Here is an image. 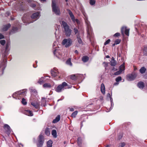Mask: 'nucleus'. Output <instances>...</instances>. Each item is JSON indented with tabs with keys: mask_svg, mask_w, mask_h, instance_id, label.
Returning <instances> with one entry per match:
<instances>
[{
	"mask_svg": "<svg viewBox=\"0 0 147 147\" xmlns=\"http://www.w3.org/2000/svg\"><path fill=\"white\" fill-rule=\"evenodd\" d=\"M44 88H50L51 87V85L50 84L48 83H45L43 85Z\"/></svg>",
	"mask_w": 147,
	"mask_h": 147,
	"instance_id": "nucleus-38",
	"label": "nucleus"
},
{
	"mask_svg": "<svg viewBox=\"0 0 147 147\" xmlns=\"http://www.w3.org/2000/svg\"><path fill=\"white\" fill-rule=\"evenodd\" d=\"M70 111H74V109L73 108H71L70 109Z\"/></svg>",
	"mask_w": 147,
	"mask_h": 147,
	"instance_id": "nucleus-55",
	"label": "nucleus"
},
{
	"mask_svg": "<svg viewBox=\"0 0 147 147\" xmlns=\"http://www.w3.org/2000/svg\"><path fill=\"white\" fill-rule=\"evenodd\" d=\"M59 47L55 48L53 51V53L58 58L61 59L62 58V57L61 54V51L59 49Z\"/></svg>",
	"mask_w": 147,
	"mask_h": 147,
	"instance_id": "nucleus-8",
	"label": "nucleus"
},
{
	"mask_svg": "<svg viewBox=\"0 0 147 147\" xmlns=\"http://www.w3.org/2000/svg\"><path fill=\"white\" fill-rule=\"evenodd\" d=\"M105 147H109V145H107Z\"/></svg>",
	"mask_w": 147,
	"mask_h": 147,
	"instance_id": "nucleus-62",
	"label": "nucleus"
},
{
	"mask_svg": "<svg viewBox=\"0 0 147 147\" xmlns=\"http://www.w3.org/2000/svg\"><path fill=\"white\" fill-rule=\"evenodd\" d=\"M9 43L8 42L7 43L6 46H9Z\"/></svg>",
	"mask_w": 147,
	"mask_h": 147,
	"instance_id": "nucleus-58",
	"label": "nucleus"
},
{
	"mask_svg": "<svg viewBox=\"0 0 147 147\" xmlns=\"http://www.w3.org/2000/svg\"><path fill=\"white\" fill-rule=\"evenodd\" d=\"M90 4L91 5H94L95 3V1L94 0H90Z\"/></svg>",
	"mask_w": 147,
	"mask_h": 147,
	"instance_id": "nucleus-42",
	"label": "nucleus"
},
{
	"mask_svg": "<svg viewBox=\"0 0 147 147\" xmlns=\"http://www.w3.org/2000/svg\"><path fill=\"white\" fill-rule=\"evenodd\" d=\"M45 78H46L45 77H42L39 79V80L38 81V83L40 84L43 83L44 82L46 81V80L45 79Z\"/></svg>",
	"mask_w": 147,
	"mask_h": 147,
	"instance_id": "nucleus-19",
	"label": "nucleus"
},
{
	"mask_svg": "<svg viewBox=\"0 0 147 147\" xmlns=\"http://www.w3.org/2000/svg\"><path fill=\"white\" fill-rule=\"evenodd\" d=\"M107 96L108 97H110V98H111V95L110 94H109V93H108L107 94Z\"/></svg>",
	"mask_w": 147,
	"mask_h": 147,
	"instance_id": "nucleus-54",
	"label": "nucleus"
},
{
	"mask_svg": "<svg viewBox=\"0 0 147 147\" xmlns=\"http://www.w3.org/2000/svg\"><path fill=\"white\" fill-rule=\"evenodd\" d=\"M110 57L109 56V55H107L106 56V57L107 58H109Z\"/></svg>",
	"mask_w": 147,
	"mask_h": 147,
	"instance_id": "nucleus-60",
	"label": "nucleus"
},
{
	"mask_svg": "<svg viewBox=\"0 0 147 147\" xmlns=\"http://www.w3.org/2000/svg\"><path fill=\"white\" fill-rule=\"evenodd\" d=\"M75 53L77 54L78 53V51L77 50L75 51Z\"/></svg>",
	"mask_w": 147,
	"mask_h": 147,
	"instance_id": "nucleus-57",
	"label": "nucleus"
},
{
	"mask_svg": "<svg viewBox=\"0 0 147 147\" xmlns=\"http://www.w3.org/2000/svg\"><path fill=\"white\" fill-rule=\"evenodd\" d=\"M52 141L50 140H49L47 143V147H52Z\"/></svg>",
	"mask_w": 147,
	"mask_h": 147,
	"instance_id": "nucleus-35",
	"label": "nucleus"
},
{
	"mask_svg": "<svg viewBox=\"0 0 147 147\" xmlns=\"http://www.w3.org/2000/svg\"><path fill=\"white\" fill-rule=\"evenodd\" d=\"M46 0H40V1H41V2H44V1H46Z\"/></svg>",
	"mask_w": 147,
	"mask_h": 147,
	"instance_id": "nucleus-59",
	"label": "nucleus"
},
{
	"mask_svg": "<svg viewBox=\"0 0 147 147\" xmlns=\"http://www.w3.org/2000/svg\"><path fill=\"white\" fill-rule=\"evenodd\" d=\"M22 102L24 105H26L27 104V102L26 100L24 98H22Z\"/></svg>",
	"mask_w": 147,
	"mask_h": 147,
	"instance_id": "nucleus-45",
	"label": "nucleus"
},
{
	"mask_svg": "<svg viewBox=\"0 0 147 147\" xmlns=\"http://www.w3.org/2000/svg\"><path fill=\"white\" fill-rule=\"evenodd\" d=\"M100 90L103 94H105V88L104 84H102L101 85Z\"/></svg>",
	"mask_w": 147,
	"mask_h": 147,
	"instance_id": "nucleus-23",
	"label": "nucleus"
},
{
	"mask_svg": "<svg viewBox=\"0 0 147 147\" xmlns=\"http://www.w3.org/2000/svg\"><path fill=\"white\" fill-rule=\"evenodd\" d=\"M110 63L111 65L112 66H114L116 65V62L114 58L113 57L112 58L111 60Z\"/></svg>",
	"mask_w": 147,
	"mask_h": 147,
	"instance_id": "nucleus-24",
	"label": "nucleus"
},
{
	"mask_svg": "<svg viewBox=\"0 0 147 147\" xmlns=\"http://www.w3.org/2000/svg\"><path fill=\"white\" fill-rule=\"evenodd\" d=\"M31 94L32 95H33L35 96H36L37 95V92L36 90L32 89V90Z\"/></svg>",
	"mask_w": 147,
	"mask_h": 147,
	"instance_id": "nucleus-34",
	"label": "nucleus"
},
{
	"mask_svg": "<svg viewBox=\"0 0 147 147\" xmlns=\"http://www.w3.org/2000/svg\"><path fill=\"white\" fill-rule=\"evenodd\" d=\"M82 60L84 62H86L88 60V57L87 56H84L82 57Z\"/></svg>",
	"mask_w": 147,
	"mask_h": 147,
	"instance_id": "nucleus-30",
	"label": "nucleus"
},
{
	"mask_svg": "<svg viewBox=\"0 0 147 147\" xmlns=\"http://www.w3.org/2000/svg\"><path fill=\"white\" fill-rule=\"evenodd\" d=\"M27 2H28V3L32 1V0H26Z\"/></svg>",
	"mask_w": 147,
	"mask_h": 147,
	"instance_id": "nucleus-56",
	"label": "nucleus"
},
{
	"mask_svg": "<svg viewBox=\"0 0 147 147\" xmlns=\"http://www.w3.org/2000/svg\"><path fill=\"white\" fill-rule=\"evenodd\" d=\"M72 43V40L69 38L67 39L65 38L63 40L62 43L63 45H66V46H70Z\"/></svg>",
	"mask_w": 147,
	"mask_h": 147,
	"instance_id": "nucleus-10",
	"label": "nucleus"
},
{
	"mask_svg": "<svg viewBox=\"0 0 147 147\" xmlns=\"http://www.w3.org/2000/svg\"><path fill=\"white\" fill-rule=\"evenodd\" d=\"M26 94V91L25 90H20L14 94L13 95V97H14V96L16 95L18 96L19 95L25 96Z\"/></svg>",
	"mask_w": 147,
	"mask_h": 147,
	"instance_id": "nucleus-15",
	"label": "nucleus"
},
{
	"mask_svg": "<svg viewBox=\"0 0 147 147\" xmlns=\"http://www.w3.org/2000/svg\"><path fill=\"white\" fill-rule=\"evenodd\" d=\"M82 76V75L81 74H76L74 75H71L70 76V78L71 79L75 80H77V78L79 79V78H77V76Z\"/></svg>",
	"mask_w": 147,
	"mask_h": 147,
	"instance_id": "nucleus-18",
	"label": "nucleus"
},
{
	"mask_svg": "<svg viewBox=\"0 0 147 147\" xmlns=\"http://www.w3.org/2000/svg\"><path fill=\"white\" fill-rule=\"evenodd\" d=\"M33 66L34 68H36V66H34V65H33Z\"/></svg>",
	"mask_w": 147,
	"mask_h": 147,
	"instance_id": "nucleus-63",
	"label": "nucleus"
},
{
	"mask_svg": "<svg viewBox=\"0 0 147 147\" xmlns=\"http://www.w3.org/2000/svg\"><path fill=\"white\" fill-rule=\"evenodd\" d=\"M10 14H11L10 12L9 11H7L6 13V15H5L6 16H10Z\"/></svg>",
	"mask_w": 147,
	"mask_h": 147,
	"instance_id": "nucleus-51",
	"label": "nucleus"
},
{
	"mask_svg": "<svg viewBox=\"0 0 147 147\" xmlns=\"http://www.w3.org/2000/svg\"><path fill=\"white\" fill-rule=\"evenodd\" d=\"M78 145L81 146L82 143V139L81 138H79L78 139Z\"/></svg>",
	"mask_w": 147,
	"mask_h": 147,
	"instance_id": "nucleus-37",
	"label": "nucleus"
},
{
	"mask_svg": "<svg viewBox=\"0 0 147 147\" xmlns=\"http://www.w3.org/2000/svg\"><path fill=\"white\" fill-rule=\"evenodd\" d=\"M25 113L26 115L29 116H32L33 115L32 112L29 110H26Z\"/></svg>",
	"mask_w": 147,
	"mask_h": 147,
	"instance_id": "nucleus-25",
	"label": "nucleus"
},
{
	"mask_svg": "<svg viewBox=\"0 0 147 147\" xmlns=\"http://www.w3.org/2000/svg\"><path fill=\"white\" fill-rule=\"evenodd\" d=\"M76 36L77 39L78 43L79 44H81L82 45H83V42L79 34H77Z\"/></svg>",
	"mask_w": 147,
	"mask_h": 147,
	"instance_id": "nucleus-22",
	"label": "nucleus"
},
{
	"mask_svg": "<svg viewBox=\"0 0 147 147\" xmlns=\"http://www.w3.org/2000/svg\"><path fill=\"white\" fill-rule=\"evenodd\" d=\"M82 76H77V78H80L79 79H78V78H77V79H78V80H81V79L82 78V77L83 76V75L82 74Z\"/></svg>",
	"mask_w": 147,
	"mask_h": 147,
	"instance_id": "nucleus-53",
	"label": "nucleus"
},
{
	"mask_svg": "<svg viewBox=\"0 0 147 147\" xmlns=\"http://www.w3.org/2000/svg\"><path fill=\"white\" fill-rule=\"evenodd\" d=\"M4 38V36L1 33H0V39H3Z\"/></svg>",
	"mask_w": 147,
	"mask_h": 147,
	"instance_id": "nucleus-52",
	"label": "nucleus"
},
{
	"mask_svg": "<svg viewBox=\"0 0 147 147\" xmlns=\"http://www.w3.org/2000/svg\"><path fill=\"white\" fill-rule=\"evenodd\" d=\"M45 134L48 136L50 135V133L49 128H47L45 130Z\"/></svg>",
	"mask_w": 147,
	"mask_h": 147,
	"instance_id": "nucleus-36",
	"label": "nucleus"
},
{
	"mask_svg": "<svg viewBox=\"0 0 147 147\" xmlns=\"http://www.w3.org/2000/svg\"><path fill=\"white\" fill-rule=\"evenodd\" d=\"M69 88L67 84L65 82H63L61 84L59 85L55 89V90L57 92H60L65 89Z\"/></svg>",
	"mask_w": 147,
	"mask_h": 147,
	"instance_id": "nucleus-5",
	"label": "nucleus"
},
{
	"mask_svg": "<svg viewBox=\"0 0 147 147\" xmlns=\"http://www.w3.org/2000/svg\"><path fill=\"white\" fill-rule=\"evenodd\" d=\"M68 13L73 22H76L78 23L79 22L78 20L77 19H75L74 16L71 11L70 10H68Z\"/></svg>",
	"mask_w": 147,
	"mask_h": 147,
	"instance_id": "nucleus-12",
	"label": "nucleus"
},
{
	"mask_svg": "<svg viewBox=\"0 0 147 147\" xmlns=\"http://www.w3.org/2000/svg\"><path fill=\"white\" fill-rule=\"evenodd\" d=\"M136 76V74H129L127 76V79L128 81H132L135 78Z\"/></svg>",
	"mask_w": 147,
	"mask_h": 147,
	"instance_id": "nucleus-14",
	"label": "nucleus"
},
{
	"mask_svg": "<svg viewBox=\"0 0 147 147\" xmlns=\"http://www.w3.org/2000/svg\"><path fill=\"white\" fill-rule=\"evenodd\" d=\"M78 113V111H75L71 115V116L72 117H75L77 115Z\"/></svg>",
	"mask_w": 147,
	"mask_h": 147,
	"instance_id": "nucleus-41",
	"label": "nucleus"
},
{
	"mask_svg": "<svg viewBox=\"0 0 147 147\" xmlns=\"http://www.w3.org/2000/svg\"><path fill=\"white\" fill-rule=\"evenodd\" d=\"M135 28L136 31L142 29V28L140 26V24L135 25Z\"/></svg>",
	"mask_w": 147,
	"mask_h": 147,
	"instance_id": "nucleus-32",
	"label": "nucleus"
},
{
	"mask_svg": "<svg viewBox=\"0 0 147 147\" xmlns=\"http://www.w3.org/2000/svg\"><path fill=\"white\" fill-rule=\"evenodd\" d=\"M44 139L43 136L42 135H40L39 136V139L38 142L37 143V146L38 147H42L43 142Z\"/></svg>",
	"mask_w": 147,
	"mask_h": 147,
	"instance_id": "nucleus-11",
	"label": "nucleus"
},
{
	"mask_svg": "<svg viewBox=\"0 0 147 147\" xmlns=\"http://www.w3.org/2000/svg\"><path fill=\"white\" fill-rule=\"evenodd\" d=\"M9 51V47H3L2 52L3 56V57L4 59L3 62H0V68H2L1 71L2 74L3 73V70L6 66L7 62L6 58V56L8 53Z\"/></svg>",
	"mask_w": 147,
	"mask_h": 147,
	"instance_id": "nucleus-3",
	"label": "nucleus"
},
{
	"mask_svg": "<svg viewBox=\"0 0 147 147\" xmlns=\"http://www.w3.org/2000/svg\"><path fill=\"white\" fill-rule=\"evenodd\" d=\"M146 70V68L145 67H143L140 69V71L141 73L143 74L145 72Z\"/></svg>",
	"mask_w": 147,
	"mask_h": 147,
	"instance_id": "nucleus-31",
	"label": "nucleus"
},
{
	"mask_svg": "<svg viewBox=\"0 0 147 147\" xmlns=\"http://www.w3.org/2000/svg\"><path fill=\"white\" fill-rule=\"evenodd\" d=\"M137 86L139 88H143L144 87V83L143 82H139L137 84Z\"/></svg>",
	"mask_w": 147,
	"mask_h": 147,
	"instance_id": "nucleus-26",
	"label": "nucleus"
},
{
	"mask_svg": "<svg viewBox=\"0 0 147 147\" xmlns=\"http://www.w3.org/2000/svg\"><path fill=\"white\" fill-rule=\"evenodd\" d=\"M125 145V144L124 142L121 143L119 144L118 147H124Z\"/></svg>",
	"mask_w": 147,
	"mask_h": 147,
	"instance_id": "nucleus-47",
	"label": "nucleus"
},
{
	"mask_svg": "<svg viewBox=\"0 0 147 147\" xmlns=\"http://www.w3.org/2000/svg\"><path fill=\"white\" fill-rule=\"evenodd\" d=\"M103 50L104 51V50L105 49V47H103Z\"/></svg>",
	"mask_w": 147,
	"mask_h": 147,
	"instance_id": "nucleus-61",
	"label": "nucleus"
},
{
	"mask_svg": "<svg viewBox=\"0 0 147 147\" xmlns=\"http://www.w3.org/2000/svg\"><path fill=\"white\" fill-rule=\"evenodd\" d=\"M51 134L54 138H56L57 137V134L56 131L55 130H53L52 131Z\"/></svg>",
	"mask_w": 147,
	"mask_h": 147,
	"instance_id": "nucleus-29",
	"label": "nucleus"
},
{
	"mask_svg": "<svg viewBox=\"0 0 147 147\" xmlns=\"http://www.w3.org/2000/svg\"><path fill=\"white\" fill-rule=\"evenodd\" d=\"M32 105L35 108L38 109L39 107L40 104L38 102H32L31 103Z\"/></svg>",
	"mask_w": 147,
	"mask_h": 147,
	"instance_id": "nucleus-20",
	"label": "nucleus"
},
{
	"mask_svg": "<svg viewBox=\"0 0 147 147\" xmlns=\"http://www.w3.org/2000/svg\"><path fill=\"white\" fill-rule=\"evenodd\" d=\"M121 80V78L120 76H119L115 79V81L117 82H119Z\"/></svg>",
	"mask_w": 147,
	"mask_h": 147,
	"instance_id": "nucleus-43",
	"label": "nucleus"
},
{
	"mask_svg": "<svg viewBox=\"0 0 147 147\" xmlns=\"http://www.w3.org/2000/svg\"><path fill=\"white\" fill-rule=\"evenodd\" d=\"M60 23L64 29L66 36H69L71 35V30L69 28V26L67 23L63 21L61 22Z\"/></svg>",
	"mask_w": 147,
	"mask_h": 147,
	"instance_id": "nucleus-4",
	"label": "nucleus"
},
{
	"mask_svg": "<svg viewBox=\"0 0 147 147\" xmlns=\"http://www.w3.org/2000/svg\"><path fill=\"white\" fill-rule=\"evenodd\" d=\"M24 4L22 0H18L15 10H22L24 9Z\"/></svg>",
	"mask_w": 147,
	"mask_h": 147,
	"instance_id": "nucleus-7",
	"label": "nucleus"
},
{
	"mask_svg": "<svg viewBox=\"0 0 147 147\" xmlns=\"http://www.w3.org/2000/svg\"><path fill=\"white\" fill-rule=\"evenodd\" d=\"M40 15L39 12H38L33 13L31 16V18L32 21H30V18L28 14L26 13L24 14L22 18V20L24 23L29 24L33 22L38 19Z\"/></svg>",
	"mask_w": 147,
	"mask_h": 147,
	"instance_id": "nucleus-2",
	"label": "nucleus"
},
{
	"mask_svg": "<svg viewBox=\"0 0 147 147\" xmlns=\"http://www.w3.org/2000/svg\"><path fill=\"white\" fill-rule=\"evenodd\" d=\"M30 5L31 7H32V8H34L36 7V6L35 4L34 3H31Z\"/></svg>",
	"mask_w": 147,
	"mask_h": 147,
	"instance_id": "nucleus-50",
	"label": "nucleus"
},
{
	"mask_svg": "<svg viewBox=\"0 0 147 147\" xmlns=\"http://www.w3.org/2000/svg\"><path fill=\"white\" fill-rule=\"evenodd\" d=\"M129 29H127V27L125 26H123L121 29V34L122 35L124 36L125 34L127 36H129Z\"/></svg>",
	"mask_w": 147,
	"mask_h": 147,
	"instance_id": "nucleus-9",
	"label": "nucleus"
},
{
	"mask_svg": "<svg viewBox=\"0 0 147 147\" xmlns=\"http://www.w3.org/2000/svg\"><path fill=\"white\" fill-rule=\"evenodd\" d=\"M120 34L119 33L117 32L113 36L114 37H118L120 36Z\"/></svg>",
	"mask_w": 147,
	"mask_h": 147,
	"instance_id": "nucleus-48",
	"label": "nucleus"
},
{
	"mask_svg": "<svg viewBox=\"0 0 147 147\" xmlns=\"http://www.w3.org/2000/svg\"><path fill=\"white\" fill-rule=\"evenodd\" d=\"M121 41V40L120 39H116L114 43L113 44L112 46H115L116 45L119 44L120 42Z\"/></svg>",
	"mask_w": 147,
	"mask_h": 147,
	"instance_id": "nucleus-28",
	"label": "nucleus"
},
{
	"mask_svg": "<svg viewBox=\"0 0 147 147\" xmlns=\"http://www.w3.org/2000/svg\"><path fill=\"white\" fill-rule=\"evenodd\" d=\"M18 30V28L17 27H13L11 30V32L13 33L17 32Z\"/></svg>",
	"mask_w": 147,
	"mask_h": 147,
	"instance_id": "nucleus-33",
	"label": "nucleus"
},
{
	"mask_svg": "<svg viewBox=\"0 0 147 147\" xmlns=\"http://www.w3.org/2000/svg\"><path fill=\"white\" fill-rule=\"evenodd\" d=\"M11 20H13L14 19L13 18H11Z\"/></svg>",
	"mask_w": 147,
	"mask_h": 147,
	"instance_id": "nucleus-64",
	"label": "nucleus"
},
{
	"mask_svg": "<svg viewBox=\"0 0 147 147\" xmlns=\"http://www.w3.org/2000/svg\"><path fill=\"white\" fill-rule=\"evenodd\" d=\"M143 53L144 55H147V47H145L143 49Z\"/></svg>",
	"mask_w": 147,
	"mask_h": 147,
	"instance_id": "nucleus-40",
	"label": "nucleus"
},
{
	"mask_svg": "<svg viewBox=\"0 0 147 147\" xmlns=\"http://www.w3.org/2000/svg\"><path fill=\"white\" fill-rule=\"evenodd\" d=\"M4 128L8 134H10L11 132V129L9 126L8 125L5 124L4 125Z\"/></svg>",
	"mask_w": 147,
	"mask_h": 147,
	"instance_id": "nucleus-17",
	"label": "nucleus"
},
{
	"mask_svg": "<svg viewBox=\"0 0 147 147\" xmlns=\"http://www.w3.org/2000/svg\"><path fill=\"white\" fill-rule=\"evenodd\" d=\"M60 115H58L55 119H54L53 121V122L54 123H55L58 122L60 120Z\"/></svg>",
	"mask_w": 147,
	"mask_h": 147,
	"instance_id": "nucleus-27",
	"label": "nucleus"
},
{
	"mask_svg": "<svg viewBox=\"0 0 147 147\" xmlns=\"http://www.w3.org/2000/svg\"><path fill=\"white\" fill-rule=\"evenodd\" d=\"M10 26L11 24H9L5 25L3 26L2 30L3 31H7Z\"/></svg>",
	"mask_w": 147,
	"mask_h": 147,
	"instance_id": "nucleus-21",
	"label": "nucleus"
},
{
	"mask_svg": "<svg viewBox=\"0 0 147 147\" xmlns=\"http://www.w3.org/2000/svg\"><path fill=\"white\" fill-rule=\"evenodd\" d=\"M111 41V40L110 39H108V40H106L104 43V45H108Z\"/></svg>",
	"mask_w": 147,
	"mask_h": 147,
	"instance_id": "nucleus-44",
	"label": "nucleus"
},
{
	"mask_svg": "<svg viewBox=\"0 0 147 147\" xmlns=\"http://www.w3.org/2000/svg\"><path fill=\"white\" fill-rule=\"evenodd\" d=\"M66 63L67 65H68L71 66L72 65V63L71 61V59H68L66 61Z\"/></svg>",
	"mask_w": 147,
	"mask_h": 147,
	"instance_id": "nucleus-39",
	"label": "nucleus"
},
{
	"mask_svg": "<svg viewBox=\"0 0 147 147\" xmlns=\"http://www.w3.org/2000/svg\"><path fill=\"white\" fill-rule=\"evenodd\" d=\"M74 30L75 34H77L78 32V29L76 28H74Z\"/></svg>",
	"mask_w": 147,
	"mask_h": 147,
	"instance_id": "nucleus-49",
	"label": "nucleus"
},
{
	"mask_svg": "<svg viewBox=\"0 0 147 147\" xmlns=\"http://www.w3.org/2000/svg\"><path fill=\"white\" fill-rule=\"evenodd\" d=\"M82 13L85 17L84 20L86 26L87 33V37L88 38L92 46L95 45V41L94 37L92 30L90 26V22L88 21L86 13L84 9L82 10Z\"/></svg>",
	"mask_w": 147,
	"mask_h": 147,
	"instance_id": "nucleus-1",
	"label": "nucleus"
},
{
	"mask_svg": "<svg viewBox=\"0 0 147 147\" xmlns=\"http://www.w3.org/2000/svg\"><path fill=\"white\" fill-rule=\"evenodd\" d=\"M51 73L52 76L54 77L58 76L59 74L58 69L55 67L51 70Z\"/></svg>",
	"mask_w": 147,
	"mask_h": 147,
	"instance_id": "nucleus-16",
	"label": "nucleus"
},
{
	"mask_svg": "<svg viewBox=\"0 0 147 147\" xmlns=\"http://www.w3.org/2000/svg\"><path fill=\"white\" fill-rule=\"evenodd\" d=\"M0 43L3 46L5 44V41L4 40H1L0 41Z\"/></svg>",
	"mask_w": 147,
	"mask_h": 147,
	"instance_id": "nucleus-46",
	"label": "nucleus"
},
{
	"mask_svg": "<svg viewBox=\"0 0 147 147\" xmlns=\"http://www.w3.org/2000/svg\"><path fill=\"white\" fill-rule=\"evenodd\" d=\"M125 63H123L120 66L119 70L114 73V75H118L121 74L122 72L125 69Z\"/></svg>",
	"mask_w": 147,
	"mask_h": 147,
	"instance_id": "nucleus-13",
	"label": "nucleus"
},
{
	"mask_svg": "<svg viewBox=\"0 0 147 147\" xmlns=\"http://www.w3.org/2000/svg\"><path fill=\"white\" fill-rule=\"evenodd\" d=\"M52 11L53 12L57 15L60 14V12L59 9V7L56 5L55 0H52Z\"/></svg>",
	"mask_w": 147,
	"mask_h": 147,
	"instance_id": "nucleus-6",
	"label": "nucleus"
}]
</instances>
